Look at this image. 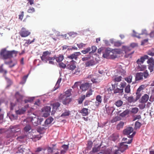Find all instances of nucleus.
<instances>
[{"label": "nucleus", "mask_w": 154, "mask_h": 154, "mask_svg": "<svg viewBox=\"0 0 154 154\" xmlns=\"http://www.w3.org/2000/svg\"><path fill=\"white\" fill-rule=\"evenodd\" d=\"M34 99V97H29V98H28V99L25 100V103H27L28 102H31V101H32Z\"/></svg>", "instance_id": "47"}, {"label": "nucleus", "mask_w": 154, "mask_h": 154, "mask_svg": "<svg viewBox=\"0 0 154 154\" xmlns=\"http://www.w3.org/2000/svg\"><path fill=\"white\" fill-rule=\"evenodd\" d=\"M122 77L121 76H119L115 78L114 80L115 82H119L121 81Z\"/></svg>", "instance_id": "54"}, {"label": "nucleus", "mask_w": 154, "mask_h": 154, "mask_svg": "<svg viewBox=\"0 0 154 154\" xmlns=\"http://www.w3.org/2000/svg\"><path fill=\"white\" fill-rule=\"evenodd\" d=\"M127 100L128 102L130 103L135 102H136V101H135V99H134L133 97V96H130L128 97V98H127Z\"/></svg>", "instance_id": "27"}, {"label": "nucleus", "mask_w": 154, "mask_h": 154, "mask_svg": "<svg viewBox=\"0 0 154 154\" xmlns=\"http://www.w3.org/2000/svg\"><path fill=\"white\" fill-rule=\"evenodd\" d=\"M114 44V45L117 47L120 46L121 45V43L119 42H115Z\"/></svg>", "instance_id": "60"}, {"label": "nucleus", "mask_w": 154, "mask_h": 154, "mask_svg": "<svg viewBox=\"0 0 154 154\" xmlns=\"http://www.w3.org/2000/svg\"><path fill=\"white\" fill-rule=\"evenodd\" d=\"M45 129V128L42 127H38L37 128V131L38 132H40L41 131H43Z\"/></svg>", "instance_id": "51"}, {"label": "nucleus", "mask_w": 154, "mask_h": 154, "mask_svg": "<svg viewBox=\"0 0 154 154\" xmlns=\"http://www.w3.org/2000/svg\"><path fill=\"white\" fill-rule=\"evenodd\" d=\"M63 59V55H60L56 59V61L57 62L61 61Z\"/></svg>", "instance_id": "39"}, {"label": "nucleus", "mask_w": 154, "mask_h": 154, "mask_svg": "<svg viewBox=\"0 0 154 154\" xmlns=\"http://www.w3.org/2000/svg\"><path fill=\"white\" fill-rule=\"evenodd\" d=\"M132 141V139L129 140L128 142H123L119 143V149L115 150L114 154H121L120 152H123L128 148V146L126 144H130Z\"/></svg>", "instance_id": "2"}, {"label": "nucleus", "mask_w": 154, "mask_h": 154, "mask_svg": "<svg viewBox=\"0 0 154 154\" xmlns=\"http://www.w3.org/2000/svg\"><path fill=\"white\" fill-rule=\"evenodd\" d=\"M136 97L135 99V101H136L140 98L141 96V93L136 92Z\"/></svg>", "instance_id": "43"}, {"label": "nucleus", "mask_w": 154, "mask_h": 154, "mask_svg": "<svg viewBox=\"0 0 154 154\" xmlns=\"http://www.w3.org/2000/svg\"><path fill=\"white\" fill-rule=\"evenodd\" d=\"M145 34L146 35H147L146 30V29H143L142 30V33L140 34H139V35Z\"/></svg>", "instance_id": "62"}, {"label": "nucleus", "mask_w": 154, "mask_h": 154, "mask_svg": "<svg viewBox=\"0 0 154 154\" xmlns=\"http://www.w3.org/2000/svg\"><path fill=\"white\" fill-rule=\"evenodd\" d=\"M51 54V52L48 51L44 52L42 56L41 57L42 60L44 62L47 63V59L49 57L47 56Z\"/></svg>", "instance_id": "6"}, {"label": "nucleus", "mask_w": 154, "mask_h": 154, "mask_svg": "<svg viewBox=\"0 0 154 154\" xmlns=\"http://www.w3.org/2000/svg\"><path fill=\"white\" fill-rule=\"evenodd\" d=\"M30 34V32L26 30L25 28H23L20 32V35L22 37H26Z\"/></svg>", "instance_id": "10"}, {"label": "nucleus", "mask_w": 154, "mask_h": 154, "mask_svg": "<svg viewBox=\"0 0 154 154\" xmlns=\"http://www.w3.org/2000/svg\"><path fill=\"white\" fill-rule=\"evenodd\" d=\"M95 62L93 59H89L88 61L85 62L86 66L88 67L91 66H93L95 64Z\"/></svg>", "instance_id": "14"}, {"label": "nucleus", "mask_w": 154, "mask_h": 154, "mask_svg": "<svg viewBox=\"0 0 154 154\" xmlns=\"http://www.w3.org/2000/svg\"><path fill=\"white\" fill-rule=\"evenodd\" d=\"M5 78L8 84L7 87H9L12 84V82L9 78L7 77H5Z\"/></svg>", "instance_id": "36"}, {"label": "nucleus", "mask_w": 154, "mask_h": 154, "mask_svg": "<svg viewBox=\"0 0 154 154\" xmlns=\"http://www.w3.org/2000/svg\"><path fill=\"white\" fill-rule=\"evenodd\" d=\"M149 74L147 71H145L144 72L137 73L135 77V79L137 81L139 80L143 79V76L146 78L148 76Z\"/></svg>", "instance_id": "5"}, {"label": "nucleus", "mask_w": 154, "mask_h": 154, "mask_svg": "<svg viewBox=\"0 0 154 154\" xmlns=\"http://www.w3.org/2000/svg\"><path fill=\"white\" fill-rule=\"evenodd\" d=\"M71 89H69L65 92V94L66 97H68L70 96L71 94Z\"/></svg>", "instance_id": "35"}, {"label": "nucleus", "mask_w": 154, "mask_h": 154, "mask_svg": "<svg viewBox=\"0 0 154 154\" xmlns=\"http://www.w3.org/2000/svg\"><path fill=\"white\" fill-rule=\"evenodd\" d=\"M85 98V95H82L81 97L78 99V101L79 104H81L82 103L83 101Z\"/></svg>", "instance_id": "21"}, {"label": "nucleus", "mask_w": 154, "mask_h": 154, "mask_svg": "<svg viewBox=\"0 0 154 154\" xmlns=\"http://www.w3.org/2000/svg\"><path fill=\"white\" fill-rule=\"evenodd\" d=\"M137 69L140 71H143L146 68V66L144 65H138L137 67Z\"/></svg>", "instance_id": "28"}, {"label": "nucleus", "mask_w": 154, "mask_h": 154, "mask_svg": "<svg viewBox=\"0 0 154 154\" xmlns=\"http://www.w3.org/2000/svg\"><path fill=\"white\" fill-rule=\"evenodd\" d=\"M24 12L23 11H22L21 12V15H19V18L22 20L23 18V16Z\"/></svg>", "instance_id": "63"}, {"label": "nucleus", "mask_w": 154, "mask_h": 154, "mask_svg": "<svg viewBox=\"0 0 154 154\" xmlns=\"http://www.w3.org/2000/svg\"><path fill=\"white\" fill-rule=\"evenodd\" d=\"M92 90L91 89L89 91L87 92L86 95V97H90V95L92 94Z\"/></svg>", "instance_id": "50"}, {"label": "nucleus", "mask_w": 154, "mask_h": 154, "mask_svg": "<svg viewBox=\"0 0 154 154\" xmlns=\"http://www.w3.org/2000/svg\"><path fill=\"white\" fill-rule=\"evenodd\" d=\"M130 86L129 85H128L125 89V92L127 93H129L130 92Z\"/></svg>", "instance_id": "33"}, {"label": "nucleus", "mask_w": 154, "mask_h": 154, "mask_svg": "<svg viewBox=\"0 0 154 154\" xmlns=\"http://www.w3.org/2000/svg\"><path fill=\"white\" fill-rule=\"evenodd\" d=\"M147 54L152 56H154V53L152 52L151 50H149L147 52Z\"/></svg>", "instance_id": "58"}, {"label": "nucleus", "mask_w": 154, "mask_h": 154, "mask_svg": "<svg viewBox=\"0 0 154 154\" xmlns=\"http://www.w3.org/2000/svg\"><path fill=\"white\" fill-rule=\"evenodd\" d=\"M141 117L140 115H136L134 117L133 120L135 121L137 119H141Z\"/></svg>", "instance_id": "56"}, {"label": "nucleus", "mask_w": 154, "mask_h": 154, "mask_svg": "<svg viewBox=\"0 0 154 154\" xmlns=\"http://www.w3.org/2000/svg\"><path fill=\"white\" fill-rule=\"evenodd\" d=\"M148 63L153 64H154V60L152 57L150 58L147 61Z\"/></svg>", "instance_id": "46"}, {"label": "nucleus", "mask_w": 154, "mask_h": 154, "mask_svg": "<svg viewBox=\"0 0 154 154\" xmlns=\"http://www.w3.org/2000/svg\"><path fill=\"white\" fill-rule=\"evenodd\" d=\"M28 12L29 13H32L35 11V10L33 8H30L28 10Z\"/></svg>", "instance_id": "49"}, {"label": "nucleus", "mask_w": 154, "mask_h": 154, "mask_svg": "<svg viewBox=\"0 0 154 154\" xmlns=\"http://www.w3.org/2000/svg\"><path fill=\"white\" fill-rule=\"evenodd\" d=\"M149 98V96L146 94H145L142 97L141 99L139 100L140 102L141 103H145L147 102Z\"/></svg>", "instance_id": "13"}, {"label": "nucleus", "mask_w": 154, "mask_h": 154, "mask_svg": "<svg viewBox=\"0 0 154 154\" xmlns=\"http://www.w3.org/2000/svg\"><path fill=\"white\" fill-rule=\"evenodd\" d=\"M88 109L86 108H83L81 110L80 112L82 114V115L84 116H87L88 115Z\"/></svg>", "instance_id": "18"}, {"label": "nucleus", "mask_w": 154, "mask_h": 154, "mask_svg": "<svg viewBox=\"0 0 154 154\" xmlns=\"http://www.w3.org/2000/svg\"><path fill=\"white\" fill-rule=\"evenodd\" d=\"M111 52V49L110 48H108L106 49L105 51V53L103 54V57L104 58H107L109 55L110 54Z\"/></svg>", "instance_id": "17"}, {"label": "nucleus", "mask_w": 154, "mask_h": 154, "mask_svg": "<svg viewBox=\"0 0 154 154\" xmlns=\"http://www.w3.org/2000/svg\"><path fill=\"white\" fill-rule=\"evenodd\" d=\"M100 148V146H96L94 147L93 148L92 151L94 152H95L99 151Z\"/></svg>", "instance_id": "30"}, {"label": "nucleus", "mask_w": 154, "mask_h": 154, "mask_svg": "<svg viewBox=\"0 0 154 154\" xmlns=\"http://www.w3.org/2000/svg\"><path fill=\"white\" fill-rule=\"evenodd\" d=\"M53 120V119L52 117H50L48 118L45 121L44 125H43L42 126L46 127V125L51 124Z\"/></svg>", "instance_id": "15"}, {"label": "nucleus", "mask_w": 154, "mask_h": 154, "mask_svg": "<svg viewBox=\"0 0 154 154\" xmlns=\"http://www.w3.org/2000/svg\"><path fill=\"white\" fill-rule=\"evenodd\" d=\"M148 39H145L141 42V45H143L145 44L148 41Z\"/></svg>", "instance_id": "59"}, {"label": "nucleus", "mask_w": 154, "mask_h": 154, "mask_svg": "<svg viewBox=\"0 0 154 154\" xmlns=\"http://www.w3.org/2000/svg\"><path fill=\"white\" fill-rule=\"evenodd\" d=\"M59 67H62L63 69L65 68L66 66V65L63 63H59Z\"/></svg>", "instance_id": "52"}, {"label": "nucleus", "mask_w": 154, "mask_h": 154, "mask_svg": "<svg viewBox=\"0 0 154 154\" xmlns=\"http://www.w3.org/2000/svg\"><path fill=\"white\" fill-rule=\"evenodd\" d=\"M154 64H150L149 65V69L150 70L151 72L153 71Z\"/></svg>", "instance_id": "48"}, {"label": "nucleus", "mask_w": 154, "mask_h": 154, "mask_svg": "<svg viewBox=\"0 0 154 154\" xmlns=\"http://www.w3.org/2000/svg\"><path fill=\"white\" fill-rule=\"evenodd\" d=\"M30 119L31 122L34 126H37L38 125L41 124V123L43 120L42 118L36 117H31Z\"/></svg>", "instance_id": "4"}, {"label": "nucleus", "mask_w": 154, "mask_h": 154, "mask_svg": "<svg viewBox=\"0 0 154 154\" xmlns=\"http://www.w3.org/2000/svg\"><path fill=\"white\" fill-rule=\"evenodd\" d=\"M123 92V88L119 89L117 88L116 89L114 90V93L116 94L117 93H120L122 94Z\"/></svg>", "instance_id": "26"}, {"label": "nucleus", "mask_w": 154, "mask_h": 154, "mask_svg": "<svg viewBox=\"0 0 154 154\" xmlns=\"http://www.w3.org/2000/svg\"><path fill=\"white\" fill-rule=\"evenodd\" d=\"M31 129V127L29 124H26V126L24 128V131L26 132H29V133H30V132H29V131Z\"/></svg>", "instance_id": "22"}, {"label": "nucleus", "mask_w": 154, "mask_h": 154, "mask_svg": "<svg viewBox=\"0 0 154 154\" xmlns=\"http://www.w3.org/2000/svg\"><path fill=\"white\" fill-rule=\"evenodd\" d=\"M138 109L135 107L132 108L131 110L130 111V112L131 113L136 114L138 112Z\"/></svg>", "instance_id": "29"}, {"label": "nucleus", "mask_w": 154, "mask_h": 154, "mask_svg": "<svg viewBox=\"0 0 154 154\" xmlns=\"http://www.w3.org/2000/svg\"><path fill=\"white\" fill-rule=\"evenodd\" d=\"M133 131L134 129L132 127H128L123 130V134L124 135H128L132 132Z\"/></svg>", "instance_id": "7"}, {"label": "nucleus", "mask_w": 154, "mask_h": 154, "mask_svg": "<svg viewBox=\"0 0 154 154\" xmlns=\"http://www.w3.org/2000/svg\"><path fill=\"white\" fill-rule=\"evenodd\" d=\"M76 62L72 60L70 61V64L67 66V68L70 70H74L76 68Z\"/></svg>", "instance_id": "9"}, {"label": "nucleus", "mask_w": 154, "mask_h": 154, "mask_svg": "<svg viewBox=\"0 0 154 154\" xmlns=\"http://www.w3.org/2000/svg\"><path fill=\"white\" fill-rule=\"evenodd\" d=\"M15 97L17 98V102H20L23 98L22 96L20 95L18 92L16 93Z\"/></svg>", "instance_id": "19"}, {"label": "nucleus", "mask_w": 154, "mask_h": 154, "mask_svg": "<svg viewBox=\"0 0 154 154\" xmlns=\"http://www.w3.org/2000/svg\"><path fill=\"white\" fill-rule=\"evenodd\" d=\"M144 60L143 59V57H141L140 59H139L137 61V63L138 65H141L144 62Z\"/></svg>", "instance_id": "32"}, {"label": "nucleus", "mask_w": 154, "mask_h": 154, "mask_svg": "<svg viewBox=\"0 0 154 154\" xmlns=\"http://www.w3.org/2000/svg\"><path fill=\"white\" fill-rule=\"evenodd\" d=\"M69 36L72 37L73 38L75 37L77 35V33L74 32H71L68 33Z\"/></svg>", "instance_id": "40"}, {"label": "nucleus", "mask_w": 154, "mask_h": 154, "mask_svg": "<svg viewBox=\"0 0 154 154\" xmlns=\"http://www.w3.org/2000/svg\"><path fill=\"white\" fill-rule=\"evenodd\" d=\"M144 85H140L137 90L136 92L140 93V91L144 89Z\"/></svg>", "instance_id": "41"}, {"label": "nucleus", "mask_w": 154, "mask_h": 154, "mask_svg": "<svg viewBox=\"0 0 154 154\" xmlns=\"http://www.w3.org/2000/svg\"><path fill=\"white\" fill-rule=\"evenodd\" d=\"M132 76L130 75L125 78V80L128 83H130L131 82Z\"/></svg>", "instance_id": "34"}, {"label": "nucleus", "mask_w": 154, "mask_h": 154, "mask_svg": "<svg viewBox=\"0 0 154 154\" xmlns=\"http://www.w3.org/2000/svg\"><path fill=\"white\" fill-rule=\"evenodd\" d=\"M141 125V123L137 121L135 124V129H137L140 128Z\"/></svg>", "instance_id": "37"}, {"label": "nucleus", "mask_w": 154, "mask_h": 154, "mask_svg": "<svg viewBox=\"0 0 154 154\" xmlns=\"http://www.w3.org/2000/svg\"><path fill=\"white\" fill-rule=\"evenodd\" d=\"M49 114L50 113L48 112H45L43 113V116L45 117H48Z\"/></svg>", "instance_id": "64"}, {"label": "nucleus", "mask_w": 154, "mask_h": 154, "mask_svg": "<svg viewBox=\"0 0 154 154\" xmlns=\"http://www.w3.org/2000/svg\"><path fill=\"white\" fill-rule=\"evenodd\" d=\"M123 104V102L121 100H119L115 103V104L118 107L121 106Z\"/></svg>", "instance_id": "31"}, {"label": "nucleus", "mask_w": 154, "mask_h": 154, "mask_svg": "<svg viewBox=\"0 0 154 154\" xmlns=\"http://www.w3.org/2000/svg\"><path fill=\"white\" fill-rule=\"evenodd\" d=\"M118 120V118L117 117H115L111 120V123H114L117 121Z\"/></svg>", "instance_id": "61"}, {"label": "nucleus", "mask_w": 154, "mask_h": 154, "mask_svg": "<svg viewBox=\"0 0 154 154\" xmlns=\"http://www.w3.org/2000/svg\"><path fill=\"white\" fill-rule=\"evenodd\" d=\"M51 107L50 106H47L44 107L42 109V111L43 112H48L50 113L51 112Z\"/></svg>", "instance_id": "25"}, {"label": "nucleus", "mask_w": 154, "mask_h": 154, "mask_svg": "<svg viewBox=\"0 0 154 154\" xmlns=\"http://www.w3.org/2000/svg\"><path fill=\"white\" fill-rule=\"evenodd\" d=\"M89 86V83L86 82L81 84L80 86V89H82V91H85L88 88Z\"/></svg>", "instance_id": "11"}, {"label": "nucleus", "mask_w": 154, "mask_h": 154, "mask_svg": "<svg viewBox=\"0 0 154 154\" xmlns=\"http://www.w3.org/2000/svg\"><path fill=\"white\" fill-rule=\"evenodd\" d=\"M71 101V100L69 98L66 97L63 101V103L64 104L67 105L69 104Z\"/></svg>", "instance_id": "24"}, {"label": "nucleus", "mask_w": 154, "mask_h": 154, "mask_svg": "<svg viewBox=\"0 0 154 154\" xmlns=\"http://www.w3.org/2000/svg\"><path fill=\"white\" fill-rule=\"evenodd\" d=\"M26 111V108H23L16 111V113L17 114L21 115L23 114Z\"/></svg>", "instance_id": "20"}, {"label": "nucleus", "mask_w": 154, "mask_h": 154, "mask_svg": "<svg viewBox=\"0 0 154 154\" xmlns=\"http://www.w3.org/2000/svg\"><path fill=\"white\" fill-rule=\"evenodd\" d=\"M62 146V147L63 148L64 150H65L66 151L69 148V146L68 145H63Z\"/></svg>", "instance_id": "57"}, {"label": "nucleus", "mask_w": 154, "mask_h": 154, "mask_svg": "<svg viewBox=\"0 0 154 154\" xmlns=\"http://www.w3.org/2000/svg\"><path fill=\"white\" fill-rule=\"evenodd\" d=\"M16 104L13 103H10V109L11 110H13L14 107L15 106Z\"/></svg>", "instance_id": "55"}, {"label": "nucleus", "mask_w": 154, "mask_h": 154, "mask_svg": "<svg viewBox=\"0 0 154 154\" xmlns=\"http://www.w3.org/2000/svg\"><path fill=\"white\" fill-rule=\"evenodd\" d=\"M91 49L92 51L89 52L90 54L95 52L97 49V48L96 46H93L92 47Z\"/></svg>", "instance_id": "44"}, {"label": "nucleus", "mask_w": 154, "mask_h": 154, "mask_svg": "<svg viewBox=\"0 0 154 154\" xmlns=\"http://www.w3.org/2000/svg\"><path fill=\"white\" fill-rule=\"evenodd\" d=\"M130 111L129 110H126L122 113H120L119 115L121 116L124 117H125L127 114H128L130 113Z\"/></svg>", "instance_id": "23"}, {"label": "nucleus", "mask_w": 154, "mask_h": 154, "mask_svg": "<svg viewBox=\"0 0 154 154\" xmlns=\"http://www.w3.org/2000/svg\"><path fill=\"white\" fill-rule=\"evenodd\" d=\"M146 105L145 104H140L138 106L139 107L140 109H143L146 107Z\"/></svg>", "instance_id": "53"}, {"label": "nucleus", "mask_w": 154, "mask_h": 154, "mask_svg": "<svg viewBox=\"0 0 154 154\" xmlns=\"http://www.w3.org/2000/svg\"><path fill=\"white\" fill-rule=\"evenodd\" d=\"M124 125V122H120V123L117 125V129L119 130L120 128H122Z\"/></svg>", "instance_id": "38"}, {"label": "nucleus", "mask_w": 154, "mask_h": 154, "mask_svg": "<svg viewBox=\"0 0 154 154\" xmlns=\"http://www.w3.org/2000/svg\"><path fill=\"white\" fill-rule=\"evenodd\" d=\"M97 101L99 103H101L102 101L101 97L100 95H97L96 98Z\"/></svg>", "instance_id": "45"}, {"label": "nucleus", "mask_w": 154, "mask_h": 154, "mask_svg": "<svg viewBox=\"0 0 154 154\" xmlns=\"http://www.w3.org/2000/svg\"><path fill=\"white\" fill-rule=\"evenodd\" d=\"M81 53L80 52H74V53L72 54L71 55L69 56L68 57V58L71 59H75V60H76L78 56Z\"/></svg>", "instance_id": "12"}, {"label": "nucleus", "mask_w": 154, "mask_h": 154, "mask_svg": "<svg viewBox=\"0 0 154 154\" xmlns=\"http://www.w3.org/2000/svg\"><path fill=\"white\" fill-rule=\"evenodd\" d=\"M70 112L66 109H64V112L62 113L60 117H62L64 118L66 116H68L70 114Z\"/></svg>", "instance_id": "16"}, {"label": "nucleus", "mask_w": 154, "mask_h": 154, "mask_svg": "<svg viewBox=\"0 0 154 154\" xmlns=\"http://www.w3.org/2000/svg\"><path fill=\"white\" fill-rule=\"evenodd\" d=\"M60 103L58 102L54 103L52 105L53 110L51 112V115H54L57 109L60 106Z\"/></svg>", "instance_id": "8"}, {"label": "nucleus", "mask_w": 154, "mask_h": 154, "mask_svg": "<svg viewBox=\"0 0 154 154\" xmlns=\"http://www.w3.org/2000/svg\"><path fill=\"white\" fill-rule=\"evenodd\" d=\"M16 51L14 50L12 51H7L6 50H2L0 52V54L4 59L11 58L13 57V54H16Z\"/></svg>", "instance_id": "3"}, {"label": "nucleus", "mask_w": 154, "mask_h": 154, "mask_svg": "<svg viewBox=\"0 0 154 154\" xmlns=\"http://www.w3.org/2000/svg\"><path fill=\"white\" fill-rule=\"evenodd\" d=\"M91 51V48L90 47H88L86 49L82 51V52L84 54H86L88 53L89 51Z\"/></svg>", "instance_id": "42"}, {"label": "nucleus", "mask_w": 154, "mask_h": 154, "mask_svg": "<svg viewBox=\"0 0 154 154\" xmlns=\"http://www.w3.org/2000/svg\"><path fill=\"white\" fill-rule=\"evenodd\" d=\"M8 131L11 133H8L6 136L7 138L12 137L14 136V134L17 135L21 133V128L19 125H11L8 129Z\"/></svg>", "instance_id": "1"}]
</instances>
